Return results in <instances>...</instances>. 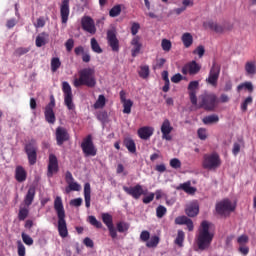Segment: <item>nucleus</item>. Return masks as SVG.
<instances>
[{"label":"nucleus","mask_w":256,"mask_h":256,"mask_svg":"<svg viewBox=\"0 0 256 256\" xmlns=\"http://www.w3.org/2000/svg\"><path fill=\"white\" fill-rule=\"evenodd\" d=\"M68 187L70 191H81V185L74 181L70 182V184H68Z\"/></svg>","instance_id":"nucleus-61"},{"label":"nucleus","mask_w":256,"mask_h":256,"mask_svg":"<svg viewBox=\"0 0 256 256\" xmlns=\"http://www.w3.org/2000/svg\"><path fill=\"white\" fill-rule=\"evenodd\" d=\"M159 236H152L150 240L146 243V247L149 249L155 248L159 245Z\"/></svg>","instance_id":"nucleus-43"},{"label":"nucleus","mask_w":256,"mask_h":256,"mask_svg":"<svg viewBox=\"0 0 256 256\" xmlns=\"http://www.w3.org/2000/svg\"><path fill=\"white\" fill-rule=\"evenodd\" d=\"M54 210L58 217V233L62 239H65L69 235L67 230V221L65 220V207L63 206V199L61 196H57L54 199Z\"/></svg>","instance_id":"nucleus-2"},{"label":"nucleus","mask_w":256,"mask_h":256,"mask_svg":"<svg viewBox=\"0 0 256 256\" xmlns=\"http://www.w3.org/2000/svg\"><path fill=\"white\" fill-rule=\"evenodd\" d=\"M105 103V95H99L97 101L94 104V109H103V107H105Z\"/></svg>","instance_id":"nucleus-42"},{"label":"nucleus","mask_w":256,"mask_h":256,"mask_svg":"<svg viewBox=\"0 0 256 256\" xmlns=\"http://www.w3.org/2000/svg\"><path fill=\"white\" fill-rule=\"evenodd\" d=\"M123 104V113L126 115H129L131 113V107H133V101L131 99H128V101L122 102Z\"/></svg>","instance_id":"nucleus-47"},{"label":"nucleus","mask_w":256,"mask_h":256,"mask_svg":"<svg viewBox=\"0 0 256 256\" xmlns=\"http://www.w3.org/2000/svg\"><path fill=\"white\" fill-rule=\"evenodd\" d=\"M202 167L207 171H215V169H219V167H221V158L219 157V154L215 152L204 154Z\"/></svg>","instance_id":"nucleus-4"},{"label":"nucleus","mask_w":256,"mask_h":256,"mask_svg":"<svg viewBox=\"0 0 256 256\" xmlns=\"http://www.w3.org/2000/svg\"><path fill=\"white\" fill-rule=\"evenodd\" d=\"M123 191L133 197L136 201L141 199V195H147V190H143V186L141 184H136L135 186L127 187L123 186Z\"/></svg>","instance_id":"nucleus-12"},{"label":"nucleus","mask_w":256,"mask_h":256,"mask_svg":"<svg viewBox=\"0 0 256 256\" xmlns=\"http://www.w3.org/2000/svg\"><path fill=\"white\" fill-rule=\"evenodd\" d=\"M163 51H171L172 44L169 40L163 39L161 43Z\"/></svg>","instance_id":"nucleus-58"},{"label":"nucleus","mask_w":256,"mask_h":256,"mask_svg":"<svg viewBox=\"0 0 256 256\" xmlns=\"http://www.w3.org/2000/svg\"><path fill=\"white\" fill-rule=\"evenodd\" d=\"M108 45L111 47L112 51L118 53L119 51V39H117V34L113 30L107 32Z\"/></svg>","instance_id":"nucleus-21"},{"label":"nucleus","mask_w":256,"mask_h":256,"mask_svg":"<svg viewBox=\"0 0 256 256\" xmlns=\"http://www.w3.org/2000/svg\"><path fill=\"white\" fill-rule=\"evenodd\" d=\"M81 149L85 157H95V155H97V148H95V144H93V137L91 135L83 139Z\"/></svg>","instance_id":"nucleus-8"},{"label":"nucleus","mask_w":256,"mask_h":256,"mask_svg":"<svg viewBox=\"0 0 256 256\" xmlns=\"http://www.w3.org/2000/svg\"><path fill=\"white\" fill-rule=\"evenodd\" d=\"M165 215H167V208L163 205H159L156 208V217H158V219H163Z\"/></svg>","instance_id":"nucleus-45"},{"label":"nucleus","mask_w":256,"mask_h":256,"mask_svg":"<svg viewBox=\"0 0 256 256\" xmlns=\"http://www.w3.org/2000/svg\"><path fill=\"white\" fill-rule=\"evenodd\" d=\"M200 108L205 109V111H215L217 105H219V100L217 95L214 93H205L200 96Z\"/></svg>","instance_id":"nucleus-5"},{"label":"nucleus","mask_w":256,"mask_h":256,"mask_svg":"<svg viewBox=\"0 0 256 256\" xmlns=\"http://www.w3.org/2000/svg\"><path fill=\"white\" fill-rule=\"evenodd\" d=\"M56 173H59V160L55 154L49 155L47 177L51 179Z\"/></svg>","instance_id":"nucleus-17"},{"label":"nucleus","mask_w":256,"mask_h":256,"mask_svg":"<svg viewBox=\"0 0 256 256\" xmlns=\"http://www.w3.org/2000/svg\"><path fill=\"white\" fill-rule=\"evenodd\" d=\"M149 74H150L149 65L140 66L138 75L139 77H141V79H147L149 77Z\"/></svg>","instance_id":"nucleus-38"},{"label":"nucleus","mask_w":256,"mask_h":256,"mask_svg":"<svg viewBox=\"0 0 256 256\" xmlns=\"http://www.w3.org/2000/svg\"><path fill=\"white\" fill-rule=\"evenodd\" d=\"M65 47L68 53H71V51H73V47H75V40H73V38L68 39L65 43Z\"/></svg>","instance_id":"nucleus-57"},{"label":"nucleus","mask_w":256,"mask_h":256,"mask_svg":"<svg viewBox=\"0 0 256 256\" xmlns=\"http://www.w3.org/2000/svg\"><path fill=\"white\" fill-rule=\"evenodd\" d=\"M109 15L111 17H119L121 15V5H115L110 11Z\"/></svg>","instance_id":"nucleus-49"},{"label":"nucleus","mask_w":256,"mask_h":256,"mask_svg":"<svg viewBox=\"0 0 256 256\" xmlns=\"http://www.w3.org/2000/svg\"><path fill=\"white\" fill-rule=\"evenodd\" d=\"M36 47H43L44 45H47L49 43V33L47 32H41L36 37Z\"/></svg>","instance_id":"nucleus-29"},{"label":"nucleus","mask_w":256,"mask_h":256,"mask_svg":"<svg viewBox=\"0 0 256 256\" xmlns=\"http://www.w3.org/2000/svg\"><path fill=\"white\" fill-rule=\"evenodd\" d=\"M97 119H98V121H101L102 123H106L107 119H109V115L107 114V111L98 112Z\"/></svg>","instance_id":"nucleus-52"},{"label":"nucleus","mask_w":256,"mask_h":256,"mask_svg":"<svg viewBox=\"0 0 256 256\" xmlns=\"http://www.w3.org/2000/svg\"><path fill=\"white\" fill-rule=\"evenodd\" d=\"M172 131H173V126H171V122L169 121V119H165L161 125L162 139H165L166 141H171Z\"/></svg>","instance_id":"nucleus-22"},{"label":"nucleus","mask_w":256,"mask_h":256,"mask_svg":"<svg viewBox=\"0 0 256 256\" xmlns=\"http://www.w3.org/2000/svg\"><path fill=\"white\" fill-rule=\"evenodd\" d=\"M34 27H36V29L45 27V18L39 17L37 19L36 23L34 24Z\"/></svg>","instance_id":"nucleus-62"},{"label":"nucleus","mask_w":256,"mask_h":256,"mask_svg":"<svg viewBox=\"0 0 256 256\" xmlns=\"http://www.w3.org/2000/svg\"><path fill=\"white\" fill-rule=\"evenodd\" d=\"M22 240L25 245H33V238L25 233H22Z\"/></svg>","instance_id":"nucleus-60"},{"label":"nucleus","mask_w":256,"mask_h":256,"mask_svg":"<svg viewBox=\"0 0 256 256\" xmlns=\"http://www.w3.org/2000/svg\"><path fill=\"white\" fill-rule=\"evenodd\" d=\"M185 214L187 217H197L199 215V202L194 200L186 204Z\"/></svg>","instance_id":"nucleus-20"},{"label":"nucleus","mask_w":256,"mask_h":256,"mask_svg":"<svg viewBox=\"0 0 256 256\" xmlns=\"http://www.w3.org/2000/svg\"><path fill=\"white\" fill-rule=\"evenodd\" d=\"M150 237H151V234L147 230L142 231L140 234V239L141 241H144V242L149 241Z\"/></svg>","instance_id":"nucleus-63"},{"label":"nucleus","mask_w":256,"mask_h":256,"mask_svg":"<svg viewBox=\"0 0 256 256\" xmlns=\"http://www.w3.org/2000/svg\"><path fill=\"white\" fill-rule=\"evenodd\" d=\"M184 241H185V232H183V230H178V234L174 243L178 245V247H183Z\"/></svg>","instance_id":"nucleus-39"},{"label":"nucleus","mask_w":256,"mask_h":256,"mask_svg":"<svg viewBox=\"0 0 256 256\" xmlns=\"http://www.w3.org/2000/svg\"><path fill=\"white\" fill-rule=\"evenodd\" d=\"M153 131H155L153 127H149V126L141 127L138 130V137H140V139H144V141H147V139H149L153 135Z\"/></svg>","instance_id":"nucleus-26"},{"label":"nucleus","mask_w":256,"mask_h":256,"mask_svg":"<svg viewBox=\"0 0 256 256\" xmlns=\"http://www.w3.org/2000/svg\"><path fill=\"white\" fill-rule=\"evenodd\" d=\"M55 109V97H50V102L45 107L44 111V117L47 123L50 125H55V121H57V118L55 117V112L53 111Z\"/></svg>","instance_id":"nucleus-11"},{"label":"nucleus","mask_w":256,"mask_h":256,"mask_svg":"<svg viewBox=\"0 0 256 256\" xmlns=\"http://www.w3.org/2000/svg\"><path fill=\"white\" fill-rule=\"evenodd\" d=\"M245 71H246L247 75H255L256 74L255 61L246 62Z\"/></svg>","instance_id":"nucleus-37"},{"label":"nucleus","mask_w":256,"mask_h":256,"mask_svg":"<svg viewBox=\"0 0 256 256\" xmlns=\"http://www.w3.org/2000/svg\"><path fill=\"white\" fill-rule=\"evenodd\" d=\"M116 227H117V232L118 233H125V231H129V223L127 222H118L116 224Z\"/></svg>","instance_id":"nucleus-44"},{"label":"nucleus","mask_w":256,"mask_h":256,"mask_svg":"<svg viewBox=\"0 0 256 256\" xmlns=\"http://www.w3.org/2000/svg\"><path fill=\"white\" fill-rule=\"evenodd\" d=\"M102 221L104 225H106L109 235L112 239H117V229H115V225H113V216L109 213L102 214Z\"/></svg>","instance_id":"nucleus-16"},{"label":"nucleus","mask_w":256,"mask_h":256,"mask_svg":"<svg viewBox=\"0 0 256 256\" xmlns=\"http://www.w3.org/2000/svg\"><path fill=\"white\" fill-rule=\"evenodd\" d=\"M31 51V49L29 48H25V47H19L14 51V55L16 57H21L23 55H27V53Z\"/></svg>","instance_id":"nucleus-50"},{"label":"nucleus","mask_w":256,"mask_h":256,"mask_svg":"<svg viewBox=\"0 0 256 256\" xmlns=\"http://www.w3.org/2000/svg\"><path fill=\"white\" fill-rule=\"evenodd\" d=\"M203 27L205 29H210V31H214V33H225V31H231L233 29V25L227 26L225 24H219L212 20L203 23Z\"/></svg>","instance_id":"nucleus-13"},{"label":"nucleus","mask_w":256,"mask_h":256,"mask_svg":"<svg viewBox=\"0 0 256 256\" xmlns=\"http://www.w3.org/2000/svg\"><path fill=\"white\" fill-rule=\"evenodd\" d=\"M141 38L139 36H135L132 41H131V45L133 46L131 53H132V57H137L138 53H141V47H143V45L141 44Z\"/></svg>","instance_id":"nucleus-27"},{"label":"nucleus","mask_w":256,"mask_h":256,"mask_svg":"<svg viewBox=\"0 0 256 256\" xmlns=\"http://www.w3.org/2000/svg\"><path fill=\"white\" fill-rule=\"evenodd\" d=\"M178 189H182L188 195H195L197 193V188L191 186V181L180 184Z\"/></svg>","instance_id":"nucleus-33"},{"label":"nucleus","mask_w":256,"mask_h":256,"mask_svg":"<svg viewBox=\"0 0 256 256\" xmlns=\"http://www.w3.org/2000/svg\"><path fill=\"white\" fill-rule=\"evenodd\" d=\"M29 217V209L21 208L18 213L19 221H25Z\"/></svg>","instance_id":"nucleus-48"},{"label":"nucleus","mask_w":256,"mask_h":256,"mask_svg":"<svg viewBox=\"0 0 256 256\" xmlns=\"http://www.w3.org/2000/svg\"><path fill=\"white\" fill-rule=\"evenodd\" d=\"M79 78H75L73 85L76 88L83 87H89L90 89H93L95 85H97V79L95 78V68H84L81 69L78 72Z\"/></svg>","instance_id":"nucleus-3"},{"label":"nucleus","mask_w":256,"mask_h":256,"mask_svg":"<svg viewBox=\"0 0 256 256\" xmlns=\"http://www.w3.org/2000/svg\"><path fill=\"white\" fill-rule=\"evenodd\" d=\"M123 145L126 147V149H128L129 153H137V145L135 144V140H133V138H124Z\"/></svg>","instance_id":"nucleus-30"},{"label":"nucleus","mask_w":256,"mask_h":256,"mask_svg":"<svg viewBox=\"0 0 256 256\" xmlns=\"http://www.w3.org/2000/svg\"><path fill=\"white\" fill-rule=\"evenodd\" d=\"M170 167H172V169H181V160H179L178 158L171 159Z\"/></svg>","instance_id":"nucleus-55"},{"label":"nucleus","mask_w":256,"mask_h":256,"mask_svg":"<svg viewBox=\"0 0 256 256\" xmlns=\"http://www.w3.org/2000/svg\"><path fill=\"white\" fill-rule=\"evenodd\" d=\"M88 223H90V225H92L93 227H96V229H103V223L97 220L95 216H89Z\"/></svg>","instance_id":"nucleus-40"},{"label":"nucleus","mask_w":256,"mask_h":256,"mask_svg":"<svg viewBox=\"0 0 256 256\" xmlns=\"http://www.w3.org/2000/svg\"><path fill=\"white\" fill-rule=\"evenodd\" d=\"M18 255L25 256V245L21 241L18 242Z\"/></svg>","instance_id":"nucleus-64"},{"label":"nucleus","mask_w":256,"mask_h":256,"mask_svg":"<svg viewBox=\"0 0 256 256\" xmlns=\"http://www.w3.org/2000/svg\"><path fill=\"white\" fill-rule=\"evenodd\" d=\"M74 53L77 57L82 55L83 63H89L91 61V54L89 53V50H85V47L83 46L75 47Z\"/></svg>","instance_id":"nucleus-23"},{"label":"nucleus","mask_w":256,"mask_h":256,"mask_svg":"<svg viewBox=\"0 0 256 256\" xmlns=\"http://www.w3.org/2000/svg\"><path fill=\"white\" fill-rule=\"evenodd\" d=\"M253 103V97L248 96L241 104V111L243 113L247 112V107Z\"/></svg>","instance_id":"nucleus-46"},{"label":"nucleus","mask_w":256,"mask_h":256,"mask_svg":"<svg viewBox=\"0 0 256 256\" xmlns=\"http://www.w3.org/2000/svg\"><path fill=\"white\" fill-rule=\"evenodd\" d=\"M15 179L18 183H23V181L27 180V172L23 166H17L15 170Z\"/></svg>","instance_id":"nucleus-28"},{"label":"nucleus","mask_w":256,"mask_h":256,"mask_svg":"<svg viewBox=\"0 0 256 256\" xmlns=\"http://www.w3.org/2000/svg\"><path fill=\"white\" fill-rule=\"evenodd\" d=\"M176 225H186L188 231H193L195 229V226L193 225V220H191L187 216H180L175 219Z\"/></svg>","instance_id":"nucleus-25"},{"label":"nucleus","mask_w":256,"mask_h":256,"mask_svg":"<svg viewBox=\"0 0 256 256\" xmlns=\"http://www.w3.org/2000/svg\"><path fill=\"white\" fill-rule=\"evenodd\" d=\"M211 224L204 220L200 224V228L198 230V235L196 239L197 247L200 251H206L209 247H211V243H213V233L209 232Z\"/></svg>","instance_id":"nucleus-1"},{"label":"nucleus","mask_w":256,"mask_h":256,"mask_svg":"<svg viewBox=\"0 0 256 256\" xmlns=\"http://www.w3.org/2000/svg\"><path fill=\"white\" fill-rule=\"evenodd\" d=\"M197 89H199V81H191L188 84L189 99L192 105H194V107H197Z\"/></svg>","instance_id":"nucleus-19"},{"label":"nucleus","mask_w":256,"mask_h":256,"mask_svg":"<svg viewBox=\"0 0 256 256\" xmlns=\"http://www.w3.org/2000/svg\"><path fill=\"white\" fill-rule=\"evenodd\" d=\"M243 88H246L249 93H253V84L251 82H245L237 87L238 91H241Z\"/></svg>","instance_id":"nucleus-51"},{"label":"nucleus","mask_w":256,"mask_h":256,"mask_svg":"<svg viewBox=\"0 0 256 256\" xmlns=\"http://www.w3.org/2000/svg\"><path fill=\"white\" fill-rule=\"evenodd\" d=\"M141 29V25L137 22H133L131 26V34L137 35L139 33V30Z\"/></svg>","instance_id":"nucleus-59"},{"label":"nucleus","mask_w":256,"mask_h":256,"mask_svg":"<svg viewBox=\"0 0 256 256\" xmlns=\"http://www.w3.org/2000/svg\"><path fill=\"white\" fill-rule=\"evenodd\" d=\"M235 209V204L229 199H224L216 204V213L221 217H229Z\"/></svg>","instance_id":"nucleus-6"},{"label":"nucleus","mask_w":256,"mask_h":256,"mask_svg":"<svg viewBox=\"0 0 256 256\" xmlns=\"http://www.w3.org/2000/svg\"><path fill=\"white\" fill-rule=\"evenodd\" d=\"M181 41L186 49H189L191 45H193V35L191 33L186 32L182 35Z\"/></svg>","instance_id":"nucleus-34"},{"label":"nucleus","mask_w":256,"mask_h":256,"mask_svg":"<svg viewBox=\"0 0 256 256\" xmlns=\"http://www.w3.org/2000/svg\"><path fill=\"white\" fill-rule=\"evenodd\" d=\"M201 71V64L197 61L192 60L182 67L183 75H197Z\"/></svg>","instance_id":"nucleus-18"},{"label":"nucleus","mask_w":256,"mask_h":256,"mask_svg":"<svg viewBox=\"0 0 256 256\" xmlns=\"http://www.w3.org/2000/svg\"><path fill=\"white\" fill-rule=\"evenodd\" d=\"M197 135H198V138L201 140V141H205L207 139V129L205 128H199L197 130Z\"/></svg>","instance_id":"nucleus-53"},{"label":"nucleus","mask_w":256,"mask_h":256,"mask_svg":"<svg viewBox=\"0 0 256 256\" xmlns=\"http://www.w3.org/2000/svg\"><path fill=\"white\" fill-rule=\"evenodd\" d=\"M24 151L28 158L29 165H35L37 163V140L31 139L28 143L24 146Z\"/></svg>","instance_id":"nucleus-7"},{"label":"nucleus","mask_w":256,"mask_h":256,"mask_svg":"<svg viewBox=\"0 0 256 256\" xmlns=\"http://www.w3.org/2000/svg\"><path fill=\"white\" fill-rule=\"evenodd\" d=\"M69 0H63L60 6V15L62 23H67L69 21Z\"/></svg>","instance_id":"nucleus-24"},{"label":"nucleus","mask_w":256,"mask_h":256,"mask_svg":"<svg viewBox=\"0 0 256 256\" xmlns=\"http://www.w3.org/2000/svg\"><path fill=\"white\" fill-rule=\"evenodd\" d=\"M50 66L52 73H57V71H59L61 67V60L59 59V57H53L51 59Z\"/></svg>","instance_id":"nucleus-36"},{"label":"nucleus","mask_w":256,"mask_h":256,"mask_svg":"<svg viewBox=\"0 0 256 256\" xmlns=\"http://www.w3.org/2000/svg\"><path fill=\"white\" fill-rule=\"evenodd\" d=\"M204 125H213V123H219V116L212 114L203 118Z\"/></svg>","instance_id":"nucleus-35"},{"label":"nucleus","mask_w":256,"mask_h":256,"mask_svg":"<svg viewBox=\"0 0 256 256\" xmlns=\"http://www.w3.org/2000/svg\"><path fill=\"white\" fill-rule=\"evenodd\" d=\"M84 199L87 209L91 207V184L89 182L84 184Z\"/></svg>","instance_id":"nucleus-31"},{"label":"nucleus","mask_w":256,"mask_h":256,"mask_svg":"<svg viewBox=\"0 0 256 256\" xmlns=\"http://www.w3.org/2000/svg\"><path fill=\"white\" fill-rule=\"evenodd\" d=\"M237 243L240 245V246H243V245H247V243H249V236L243 234L241 236H239L237 238Z\"/></svg>","instance_id":"nucleus-54"},{"label":"nucleus","mask_w":256,"mask_h":256,"mask_svg":"<svg viewBox=\"0 0 256 256\" xmlns=\"http://www.w3.org/2000/svg\"><path fill=\"white\" fill-rule=\"evenodd\" d=\"M193 55H198L201 59L205 55V47L203 45L198 46L194 51Z\"/></svg>","instance_id":"nucleus-56"},{"label":"nucleus","mask_w":256,"mask_h":256,"mask_svg":"<svg viewBox=\"0 0 256 256\" xmlns=\"http://www.w3.org/2000/svg\"><path fill=\"white\" fill-rule=\"evenodd\" d=\"M62 91L64 94V103L69 111H73L75 109V104L73 103V90L71 89V85L69 82L62 83Z\"/></svg>","instance_id":"nucleus-9"},{"label":"nucleus","mask_w":256,"mask_h":256,"mask_svg":"<svg viewBox=\"0 0 256 256\" xmlns=\"http://www.w3.org/2000/svg\"><path fill=\"white\" fill-rule=\"evenodd\" d=\"M55 137H56V145H58V147H62L64 143H67V141L71 139V135H69V131H67V128L63 126H58L56 128Z\"/></svg>","instance_id":"nucleus-14"},{"label":"nucleus","mask_w":256,"mask_h":256,"mask_svg":"<svg viewBox=\"0 0 256 256\" xmlns=\"http://www.w3.org/2000/svg\"><path fill=\"white\" fill-rule=\"evenodd\" d=\"M219 75H221V66L214 62L212 68L210 69L208 78H206V83L211 85V87H217Z\"/></svg>","instance_id":"nucleus-10"},{"label":"nucleus","mask_w":256,"mask_h":256,"mask_svg":"<svg viewBox=\"0 0 256 256\" xmlns=\"http://www.w3.org/2000/svg\"><path fill=\"white\" fill-rule=\"evenodd\" d=\"M35 193H36V190H35V187L32 186L28 189V192L24 198V203L27 207H29L30 205H32L34 199H35Z\"/></svg>","instance_id":"nucleus-32"},{"label":"nucleus","mask_w":256,"mask_h":256,"mask_svg":"<svg viewBox=\"0 0 256 256\" xmlns=\"http://www.w3.org/2000/svg\"><path fill=\"white\" fill-rule=\"evenodd\" d=\"M91 49L94 53H103V49H101V46L99 45V42H97V39L92 38L91 39Z\"/></svg>","instance_id":"nucleus-41"},{"label":"nucleus","mask_w":256,"mask_h":256,"mask_svg":"<svg viewBox=\"0 0 256 256\" xmlns=\"http://www.w3.org/2000/svg\"><path fill=\"white\" fill-rule=\"evenodd\" d=\"M81 27L86 33L90 35H95L97 33V27H95V20L91 16H83L81 18Z\"/></svg>","instance_id":"nucleus-15"}]
</instances>
